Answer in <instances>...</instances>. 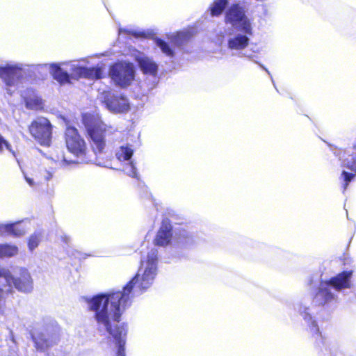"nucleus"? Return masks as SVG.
Masks as SVG:
<instances>
[{"label": "nucleus", "mask_w": 356, "mask_h": 356, "mask_svg": "<svg viewBox=\"0 0 356 356\" xmlns=\"http://www.w3.org/2000/svg\"><path fill=\"white\" fill-rule=\"evenodd\" d=\"M158 258L156 254H147L145 261H141L136 274L123 287L122 291L99 293L87 298L89 311L95 312L98 324L105 327L118 345L115 356H125L127 325L120 323L121 316L131 304V292L136 286L141 292L150 287L156 275Z\"/></svg>", "instance_id": "f257e3e1"}, {"label": "nucleus", "mask_w": 356, "mask_h": 356, "mask_svg": "<svg viewBox=\"0 0 356 356\" xmlns=\"http://www.w3.org/2000/svg\"><path fill=\"white\" fill-rule=\"evenodd\" d=\"M81 121L88 136L91 140L92 150L88 146L79 130L73 126H67L64 131V141L67 149L81 163L91 161L92 152L95 155L102 154L106 141H114L118 129L106 124L99 116L90 113L81 115Z\"/></svg>", "instance_id": "f03ea898"}, {"label": "nucleus", "mask_w": 356, "mask_h": 356, "mask_svg": "<svg viewBox=\"0 0 356 356\" xmlns=\"http://www.w3.org/2000/svg\"><path fill=\"white\" fill-rule=\"evenodd\" d=\"M325 267L320 266L306 278L305 283L309 288L314 306L327 312H333L339 303V293L344 296L348 290L353 288V277L354 270H344L335 275L328 277L325 273Z\"/></svg>", "instance_id": "7ed1b4c3"}, {"label": "nucleus", "mask_w": 356, "mask_h": 356, "mask_svg": "<svg viewBox=\"0 0 356 356\" xmlns=\"http://www.w3.org/2000/svg\"><path fill=\"white\" fill-rule=\"evenodd\" d=\"M282 303L286 309L293 310L302 318L309 332L315 338L316 345L322 351V347L324 346V338L320 330L316 316L312 312V309L309 305L306 297L293 296L282 299Z\"/></svg>", "instance_id": "20e7f679"}, {"label": "nucleus", "mask_w": 356, "mask_h": 356, "mask_svg": "<svg viewBox=\"0 0 356 356\" xmlns=\"http://www.w3.org/2000/svg\"><path fill=\"white\" fill-rule=\"evenodd\" d=\"M54 126L46 117L38 116L28 126L30 136L42 147H49L52 143Z\"/></svg>", "instance_id": "39448f33"}, {"label": "nucleus", "mask_w": 356, "mask_h": 356, "mask_svg": "<svg viewBox=\"0 0 356 356\" xmlns=\"http://www.w3.org/2000/svg\"><path fill=\"white\" fill-rule=\"evenodd\" d=\"M0 277L5 278L6 281L12 285L18 292L29 294L34 289L33 279L29 270L24 267L19 268L18 274L13 275L8 269H0Z\"/></svg>", "instance_id": "423d86ee"}, {"label": "nucleus", "mask_w": 356, "mask_h": 356, "mask_svg": "<svg viewBox=\"0 0 356 356\" xmlns=\"http://www.w3.org/2000/svg\"><path fill=\"white\" fill-rule=\"evenodd\" d=\"M108 75L116 85L125 88L134 79L135 72L131 63L118 62L110 66Z\"/></svg>", "instance_id": "0eeeda50"}, {"label": "nucleus", "mask_w": 356, "mask_h": 356, "mask_svg": "<svg viewBox=\"0 0 356 356\" xmlns=\"http://www.w3.org/2000/svg\"><path fill=\"white\" fill-rule=\"evenodd\" d=\"M225 21L238 30H245V11L238 4L232 5L226 12Z\"/></svg>", "instance_id": "6e6552de"}, {"label": "nucleus", "mask_w": 356, "mask_h": 356, "mask_svg": "<svg viewBox=\"0 0 356 356\" xmlns=\"http://www.w3.org/2000/svg\"><path fill=\"white\" fill-rule=\"evenodd\" d=\"M22 68L17 65L0 66V78L8 86H13L23 77Z\"/></svg>", "instance_id": "1a4fd4ad"}, {"label": "nucleus", "mask_w": 356, "mask_h": 356, "mask_svg": "<svg viewBox=\"0 0 356 356\" xmlns=\"http://www.w3.org/2000/svg\"><path fill=\"white\" fill-rule=\"evenodd\" d=\"M104 103L106 107L114 113H127L130 109L128 99L124 95H111L104 97Z\"/></svg>", "instance_id": "9d476101"}, {"label": "nucleus", "mask_w": 356, "mask_h": 356, "mask_svg": "<svg viewBox=\"0 0 356 356\" xmlns=\"http://www.w3.org/2000/svg\"><path fill=\"white\" fill-rule=\"evenodd\" d=\"M172 226L168 221H163L154 238V244L159 247H166L172 238Z\"/></svg>", "instance_id": "9b49d317"}, {"label": "nucleus", "mask_w": 356, "mask_h": 356, "mask_svg": "<svg viewBox=\"0 0 356 356\" xmlns=\"http://www.w3.org/2000/svg\"><path fill=\"white\" fill-rule=\"evenodd\" d=\"M75 74L79 77H84L89 79H101L104 77V70L102 67H82L78 66L73 70Z\"/></svg>", "instance_id": "f8f14e48"}, {"label": "nucleus", "mask_w": 356, "mask_h": 356, "mask_svg": "<svg viewBox=\"0 0 356 356\" xmlns=\"http://www.w3.org/2000/svg\"><path fill=\"white\" fill-rule=\"evenodd\" d=\"M24 102L27 109L41 111L44 108L42 99L34 92H30L24 97Z\"/></svg>", "instance_id": "ddd939ff"}, {"label": "nucleus", "mask_w": 356, "mask_h": 356, "mask_svg": "<svg viewBox=\"0 0 356 356\" xmlns=\"http://www.w3.org/2000/svg\"><path fill=\"white\" fill-rule=\"evenodd\" d=\"M138 66L145 74H149L155 76L158 71V65L149 58L144 57L138 59Z\"/></svg>", "instance_id": "4468645a"}, {"label": "nucleus", "mask_w": 356, "mask_h": 356, "mask_svg": "<svg viewBox=\"0 0 356 356\" xmlns=\"http://www.w3.org/2000/svg\"><path fill=\"white\" fill-rule=\"evenodd\" d=\"M51 74L53 78L60 84L70 82V74L64 71L57 63H53L51 65Z\"/></svg>", "instance_id": "2eb2a0df"}, {"label": "nucleus", "mask_w": 356, "mask_h": 356, "mask_svg": "<svg viewBox=\"0 0 356 356\" xmlns=\"http://www.w3.org/2000/svg\"><path fill=\"white\" fill-rule=\"evenodd\" d=\"M31 338L37 349L43 350L52 346L42 332H33L31 334Z\"/></svg>", "instance_id": "dca6fc26"}, {"label": "nucleus", "mask_w": 356, "mask_h": 356, "mask_svg": "<svg viewBox=\"0 0 356 356\" xmlns=\"http://www.w3.org/2000/svg\"><path fill=\"white\" fill-rule=\"evenodd\" d=\"M228 5V0H213L209 9L212 17L220 16Z\"/></svg>", "instance_id": "f3484780"}, {"label": "nucleus", "mask_w": 356, "mask_h": 356, "mask_svg": "<svg viewBox=\"0 0 356 356\" xmlns=\"http://www.w3.org/2000/svg\"><path fill=\"white\" fill-rule=\"evenodd\" d=\"M18 252V248L15 245L0 244V259L13 257L16 256Z\"/></svg>", "instance_id": "a211bd4d"}, {"label": "nucleus", "mask_w": 356, "mask_h": 356, "mask_svg": "<svg viewBox=\"0 0 356 356\" xmlns=\"http://www.w3.org/2000/svg\"><path fill=\"white\" fill-rule=\"evenodd\" d=\"M5 232L15 237L23 236L25 234L24 228L19 223H10L3 227Z\"/></svg>", "instance_id": "6ab92c4d"}, {"label": "nucleus", "mask_w": 356, "mask_h": 356, "mask_svg": "<svg viewBox=\"0 0 356 356\" xmlns=\"http://www.w3.org/2000/svg\"><path fill=\"white\" fill-rule=\"evenodd\" d=\"M133 149L129 146H121L118 152H116V158L120 161L129 160L133 155Z\"/></svg>", "instance_id": "aec40b11"}, {"label": "nucleus", "mask_w": 356, "mask_h": 356, "mask_svg": "<svg viewBox=\"0 0 356 356\" xmlns=\"http://www.w3.org/2000/svg\"><path fill=\"white\" fill-rule=\"evenodd\" d=\"M228 47L232 49H241L245 47V35H238L228 41Z\"/></svg>", "instance_id": "412c9836"}, {"label": "nucleus", "mask_w": 356, "mask_h": 356, "mask_svg": "<svg viewBox=\"0 0 356 356\" xmlns=\"http://www.w3.org/2000/svg\"><path fill=\"white\" fill-rule=\"evenodd\" d=\"M156 44L161 49L166 56L172 57L175 55L174 51L169 47L168 44L159 38H154Z\"/></svg>", "instance_id": "4be33fe9"}, {"label": "nucleus", "mask_w": 356, "mask_h": 356, "mask_svg": "<svg viewBox=\"0 0 356 356\" xmlns=\"http://www.w3.org/2000/svg\"><path fill=\"white\" fill-rule=\"evenodd\" d=\"M41 241V235L39 233H34L31 234L28 241V246L31 250L37 248Z\"/></svg>", "instance_id": "5701e85b"}, {"label": "nucleus", "mask_w": 356, "mask_h": 356, "mask_svg": "<svg viewBox=\"0 0 356 356\" xmlns=\"http://www.w3.org/2000/svg\"><path fill=\"white\" fill-rule=\"evenodd\" d=\"M149 33L145 31H134L132 35L135 38H147L149 36Z\"/></svg>", "instance_id": "b1692460"}, {"label": "nucleus", "mask_w": 356, "mask_h": 356, "mask_svg": "<svg viewBox=\"0 0 356 356\" xmlns=\"http://www.w3.org/2000/svg\"><path fill=\"white\" fill-rule=\"evenodd\" d=\"M4 146L6 147V148L9 149L10 147V145L0 134V152H2Z\"/></svg>", "instance_id": "393cba45"}, {"label": "nucleus", "mask_w": 356, "mask_h": 356, "mask_svg": "<svg viewBox=\"0 0 356 356\" xmlns=\"http://www.w3.org/2000/svg\"><path fill=\"white\" fill-rule=\"evenodd\" d=\"M257 245H259V246H262V247H264V248H266V249H267L266 250H267L268 252H272V251H273V250H275V248H271V247H266V245H263V244H261H261H259V243H257Z\"/></svg>", "instance_id": "a878e982"}, {"label": "nucleus", "mask_w": 356, "mask_h": 356, "mask_svg": "<svg viewBox=\"0 0 356 356\" xmlns=\"http://www.w3.org/2000/svg\"><path fill=\"white\" fill-rule=\"evenodd\" d=\"M252 241L251 240H250L248 241H246V242H245V244L246 245L248 244V245H252Z\"/></svg>", "instance_id": "bb28decb"}]
</instances>
